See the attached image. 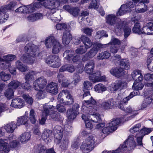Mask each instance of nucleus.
Returning a JSON list of instances; mask_svg holds the SVG:
<instances>
[{
	"label": "nucleus",
	"mask_w": 153,
	"mask_h": 153,
	"mask_svg": "<svg viewBox=\"0 0 153 153\" xmlns=\"http://www.w3.org/2000/svg\"><path fill=\"white\" fill-rule=\"evenodd\" d=\"M143 86L144 85L142 83L134 82L132 86V88L134 90V91L130 94V98H132L133 97L139 94L140 93L138 91L141 90L143 88Z\"/></svg>",
	"instance_id": "nucleus-16"
},
{
	"label": "nucleus",
	"mask_w": 153,
	"mask_h": 153,
	"mask_svg": "<svg viewBox=\"0 0 153 153\" xmlns=\"http://www.w3.org/2000/svg\"><path fill=\"white\" fill-rule=\"evenodd\" d=\"M55 60H57V61H58L59 57L56 55H50L46 58L45 61L50 66L52 63V62Z\"/></svg>",
	"instance_id": "nucleus-46"
},
{
	"label": "nucleus",
	"mask_w": 153,
	"mask_h": 153,
	"mask_svg": "<svg viewBox=\"0 0 153 153\" xmlns=\"http://www.w3.org/2000/svg\"><path fill=\"white\" fill-rule=\"evenodd\" d=\"M82 119L84 120L85 124L86 127L90 129L93 127V125L92 122H93L92 120H91L88 117L89 116H86L85 114H83L82 116Z\"/></svg>",
	"instance_id": "nucleus-31"
},
{
	"label": "nucleus",
	"mask_w": 153,
	"mask_h": 153,
	"mask_svg": "<svg viewBox=\"0 0 153 153\" xmlns=\"http://www.w3.org/2000/svg\"><path fill=\"white\" fill-rule=\"evenodd\" d=\"M45 44L48 48L52 47V52L54 54L58 53L62 49L61 45L53 36H50L46 39Z\"/></svg>",
	"instance_id": "nucleus-6"
},
{
	"label": "nucleus",
	"mask_w": 153,
	"mask_h": 153,
	"mask_svg": "<svg viewBox=\"0 0 153 153\" xmlns=\"http://www.w3.org/2000/svg\"><path fill=\"white\" fill-rule=\"evenodd\" d=\"M110 72L112 75L118 78L122 76L125 74L123 69L120 67L112 68L110 70Z\"/></svg>",
	"instance_id": "nucleus-21"
},
{
	"label": "nucleus",
	"mask_w": 153,
	"mask_h": 153,
	"mask_svg": "<svg viewBox=\"0 0 153 153\" xmlns=\"http://www.w3.org/2000/svg\"><path fill=\"white\" fill-rule=\"evenodd\" d=\"M65 95L66 98L68 100L66 102H64L65 104L70 105L74 102L73 99L70 92L67 90L62 91L59 94L58 97V102L62 103L63 101V96Z\"/></svg>",
	"instance_id": "nucleus-10"
},
{
	"label": "nucleus",
	"mask_w": 153,
	"mask_h": 153,
	"mask_svg": "<svg viewBox=\"0 0 153 153\" xmlns=\"http://www.w3.org/2000/svg\"><path fill=\"white\" fill-rule=\"evenodd\" d=\"M25 48L26 53L21 57V60L24 62L32 64L35 61L34 58L38 55V48L33 44H28Z\"/></svg>",
	"instance_id": "nucleus-3"
},
{
	"label": "nucleus",
	"mask_w": 153,
	"mask_h": 153,
	"mask_svg": "<svg viewBox=\"0 0 153 153\" xmlns=\"http://www.w3.org/2000/svg\"><path fill=\"white\" fill-rule=\"evenodd\" d=\"M75 70L74 66L71 64L65 65L62 66L59 69V72H63L67 71L69 72L72 73Z\"/></svg>",
	"instance_id": "nucleus-33"
},
{
	"label": "nucleus",
	"mask_w": 153,
	"mask_h": 153,
	"mask_svg": "<svg viewBox=\"0 0 153 153\" xmlns=\"http://www.w3.org/2000/svg\"><path fill=\"white\" fill-rule=\"evenodd\" d=\"M29 119L31 123L34 124L36 121L35 116V112L33 109H31L30 112Z\"/></svg>",
	"instance_id": "nucleus-61"
},
{
	"label": "nucleus",
	"mask_w": 153,
	"mask_h": 153,
	"mask_svg": "<svg viewBox=\"0 0 153 153\" xmlns=\"http://www.w3.org/2000/svg\"><path fill=\"white\" fill-rule=\"evenodd\" d=\"M46 90L48 92L53 94H56L58 91L57 84L53 82L48 83L46 86Z\"/></svg>",
	"instance_id": "nucleus-20"
},
{
	"label": "nucleus",
	"mask_w": 153,
	"mask_h": 153,
	"mask_svg": "<svg viewBox=\"0 0 153 153\" xmlns=\"http://www.w3.org/2000/svg\"><path fill=\"white\" fill-rule=\"evenodd\" d=\"M146 62L148 69L150 71H153V56L151 55H148Z\"/></svg>",
	"instance_id": "nucleus-38"
},
{
	"label": "nucleus",
	"mask_w": 153,
	"mask_h": 153,
	"mask_svg": "<svg viewBox=\"0 0 153 153\" xmlns=\"http://www.w3.org/2000/svg\"><path fill=\"white\" fill-rule=\"evenodd\" d=\"M0 77L1 80L4 81H6L10 79V75L2 71L0 73Z\"/></svg>",
	"instance_id": "nucleus-57"
},
{
	"label": "nucleus",
	"mask_w": 153,
	"mask_h": 153,
	"mask_svg": "<svg viewBox=\"0 0 153 153\" xmlns=\"http://www.w3.org/2000/svg\"><path fill=\"white\" fill-rule=\"evenodd\" d=\"M142 4H138L137 6L135 7V9L137 12L138 13H142L146 12L147 10V7L146 5L144 4V7L141 8H138V6H140Z\"/></svg>",
	"instance_id": "nucleus-60"
},
{
	"label": "nucleus",
	"mask_w": 153,
	"mask_h": 153,
	"mask_svg": "<svg viewBox=\"0 0 153 153\" xmlns=\"http://www.w3.org/2000/svg\"><path fill=\"white\" fill-rule=\"evenodd\" d=\"M153 100L150 97L145 98L141 105L140 109L143 110L149 107L151 103H153Z\"/></svg>",
	"instance_id": "nucleus-32"
},
{
	"label": "nucleus",
	"mask_w": 153,
	"mask_h": 153,
	"mask_svg": "<svg viewBox=\"0 0 153 153\" xmlns=\"http://www.w3.org/2000/svg\"><path fill=\"white\" fill-rule=\"evenodd\" d=\"M99 4L96 0H93L89 4L88 7L89 9H93L97 10L99 7Z\"/></svg>",
	"instance_id": "nucleus-58"
},
{
	"label": "nucleus",
	"mask_w": 153,
	"mask_h": 153,
	"mask_svg": "<svg viewBox=\"0 0 153 153\" xmlns=\"http://www.w3.org/2000/svg\"><path fill=\"white\" fill-rule=\"evenodd\" d=\"M120 65L123 67L126 70H128L130 68L129 61L127 59H124L120 61Z\"/></svg>",
	"instance_id": "nucleus-49"
},
{
	"label": "nucleus",
	"mask_w": 153,
	"mask_h": 153,
	"mask_svg": "<svg viewBox=\"0 0 153 153\" xmlns=\"http://www.w3.org/2000/svg\"><path fill=\"white\" fill-rule=\"evenodd\" d=\"M122 122V120L120 118H117L115 119H113L110 123L108 124L109 126H111L112 128L116 127V130L117 128V126L119 125Z\"/></svg>",
	"instance_id": "nucleus-52"
},
{
	"label": "nucleus",
	"mask_w": 153,
	"mask_h": 153,
	"mask_svg": "<svg viewBox=\"0 0 153 153\" xmlns=\"http://www.w3.org/2000/svg\"><path fill=\"white\" fill-rule=\"evenodd\" d=\"M80 10L78 7H73L71 9L70 13L74 16H77L79 13Z\"/></svg>",
	"instance_id": "nucleus-64"
},
{
	"label": "nucleus",
	"mask_w": 153,
	"mask_h": 153,
	"mask_svg": "<svg viewBox=\"0 0 153 153\" xmlns=\"http://www.w3.org/2000/svg\"><path fill=\"white\" fill-rule=\"evenodd\" d=\"M22 97L28 104L30 105H32L33 100L29 94H24L22 95Z\"/></svg>",
	"instance_id": "nucleus-56"
},
{
	"label": "nucleus",
	"mask_w": 153,
	"mask_h": 153,
	"mask_svg": "<svg viewBox=\"0 0 153 153\" xmlns=\"http://www.w3.org/2000/svg\"><path fill=\"white\" fill-rule=\"evenodd\" d=\"M58 81L62 86L66 87L68 86L69 83L68 80L65 79V78L62 74L59 73L57 76Z\"/></svg>",
	"instance_id": "nucleus-35"
},
{
	"label": "nucleus",
	"mask_w": 153,
	"mask_h": 153,
	"mask_svg": "<svg viewBox=\"0 0 153 153\" xmlns=\"http://www.w3.org/2000/svg\"><path fill=\"white\" fill-rule=\"evenodd\" d=\"M31 135L29 132H25L22 134L18 138L19 140L22 143H27L30 139Z\"/></svg>",
	"instance_id": "nucleus-34"
},
{
	"label": "nucleus",
	"mask_w": 153,
	"mask_h": 153,
	"mask_svg": "<svg viewBox=\"0 0 153 153\" xmlns=\"http://www.w3.org/2000/svg\"><path fill=\"white\" fill-rule=\"evenodd\" d=\"M39 91L36 94V97L39 99H42L45 97V91L44 89H38Z\"/></svg>",
	"instance_id": "nucleus-63"
},
{
	"label": "nucleus",
	"mask_w": 153,
	"mask_h": 153,
	"mask_svg": "<svg viewBox=\"0 0 153 153\" xmlns=\"http://www.w3.org/2000/svg\"><path fill=\"white\" fill-rule=\"evenodd\" d=\"M111 56V54L108 51L102 52L99 54L97 56L98 59L102 60L108 58Z\"/></svg>",
	"instance_id": "nucleus-41"
},
{
	"label": "nucleus",
	"mask_w": 153,
	"mask_h": 153,
	"mask_svg": "<svg viewBox=\"0 0 153 153\" xmlns=\"http://www.w3.org/2000/svg\"><path fill=\"white\" fill-rule=\"evenodd\" d=\"M16 66L18 69L21 72H25L28 70L27 67L25 65H23L19 61H18L16 62Z\"/></svg>",
	"instance_id": "nucleus-43"
},
{
	"label": "nucleus",
	"mask_w": 153,
	"mask_h": 153,
	"mask_svg": "<svg viewBox=\"0 0 153 153\" xmlns=\"http://www.w3.org/2000/svg\"><path fill=\"white\" fill-rule=\"evenodd\" d=\"M92 85L91 83L88 81H85L84 83V94L83 95V99L84 100V101L83 102V103L85 102V99L83 98V95L84 94L87 92H89L91 96V95L90 93V92L88 90V89L91 88L92 86Z\"/></svg>",
	"instance_id": "nucleus-47"
},
{
	"label": "nucleus",
	"mask_w": 153,
	"mask_h": 153,
	"mask_svg": "<svg viewBox=\"0 0 153 153\" xmlns=\"http://www.w3.org/2000/svg\"><path fill=\"white\" fill-rule=\"evenodd\" d=\"M143 27H141V25L140 23L137 22H136L132 28V31L133 32L135 33L141 34L142 33L143 30Z\"/></svg>",
	"instance_id": "nucleus-36"
},
{
	"label": "nucleus",
	"mask_w": 153,
	"mask_h": 153,
	"mask_svg": "<svg viewBox=\"0 0 153 153\" xmlns=\"http://www.w3.org/2000/svg\"><path fill=\"white\" fill-rule=\"evenodd\" d=\"M143 30L142 34L147 35H152V33L151 25L148 26H144L143 27Z\"/></svg>",
	"instance_id": "nucleus-55"
},
{
	"label": "nucleus",
	"mask_w": 153,
	"mask_h": 153,
	"mask_svg": "<svg viewBox=\"0 0 153 153\" xmlns=\"http://www.w3.org/2000/svg\"><path fill=\"white\" fill-rule=\"evenodd\" d=\"M94 67V64L93 60L88 62L85 65V70L86 73L89 75V79L94 82L105 81L106 76H101L100 71L93 73Z\"/></svg>",
	"instance_id": "nucleus-4"
},
{
	"label": "nucleus",
	"mask_w": 153,
	"mask_h": 153,
	"mask_svg": "<svg viewBox=\"0 0 153 153\" xmlns=\"http://www.w3.org/2000/svg\"><path fill=\"white\" fill-rule=\"evenodd\" d=\"M72 39L71 35L69 31H64L62 37V41L63 44L68 45Z\"/></svg>",
	"instance_id": "nucleus-30"
},
{
	"label": "nucleus",
	"mask_w": 153,
	"mask_h": 153,
	"mask_svg": "<svg viewBox=\"0 0 153 153\" xmlns=\"http://www.w3.org/2000/svg\"><path fill=\"white\" fill-rule=\"evenodd\" d=\"M8 17V14L4 11H0V24L5 22Z\"/></svg>",
	"instance_id": "nucleus-54"
},
{
	"label": "nucleus",
	"mask_w": 153,
	"mask_h": 153,
	"mask_svg": "<svg viewBox=\"0 0 153 153\" xmlns=\"http://www.w3.org/2000/svg\"><path fill=\"white\" fill-rule=\"evenodd\" d=\"M132 79H137L139 81H141L143 79V76L141 71L139 70H135L133 71L131 74Z\"/></svg>",
	"instance_id": "nucleus-28"
},
{
	"label": "nucleus",
	"mask_w": 153,
	"mask_h": 153,
	"mask_svg": "<svg viewBox=\"0 0 153 153\" xmlns=\"http://www.w3.org/2000/svg\"><path fill=\"white\" fill-rule=\"evenodd\" d=\"M116 130V127L112 128L111 126H109V124L107 126L104 127L102 130V133L105 134H108L109 133L114 131Z\"/></svg>",
	"instance_id": "nucleus-53"
},
{
	"label": "nucleus",
	"mask_w": 153,
	"mask_h": 153,
	"mask_svg": "<svg viewBox=\"0 0 153 153\" xmlns=\"http://www.w3.org/2000/svg\"><path fill=\"white\" fill-rule=\"evenodd\" d=\"M94 89L95 91L98 93H102L105 91L107 88L105 85L101 83H99L94 86Z\"/></svg>",
	"instance_id": "nucleus-42"
},
{
	"label": "nucleus",
	"mask_w": 153,
	"mask_h": 153,
	"mask_svg": "<svg viewBox=\"0 0 153 153\" xmlns=\"http://www.w3.org/2000/svg\"><path fill=\"white\" fill-rule=\"evenodd\" d=\"M38 150L39 153H56L53 148L46 150L45 147L42 145L38 146Z\"/></svg>",
	"instance_id": "nucleus-37"
},
{
	"label": "nucleus",
	"mask_w": 153,
	"mask_h": 153,
	"mask_svg": "<svg viewBox=\"0 0 153 153\" xmlns=\"http://www.w3.org/2000/svg\"><path fill=\"white\" fill-rule=\"evenodd\" d=\"M36 74L35 72L30 71L27 73L25 76V79L26 82H31L34 79V75Z\"/></svg>",
	"instance_id": "nucleus-51"
},
{
	"label": "nucleus",
	"mask_w": 153,
	"mask_h": 153,
	"mask_svg": "<svg viewBox=\"0 0 153 153\" xmlns=\"http://www.w3.org/2000/svg\"><path fill=\"white\" fill-rule=\"evenodd\" d=\"M135 146L136 144L133 137L130 136L123 144L120 145L117 149L111 151L105 150L102 153H124L125 151L132 150Z\"/></svg>",
	"instance_id": "nucleus-5"
},
{
	"label": "nucleus",
	"mask_w": 153,
	"mask_h": 153,
	"mask_svg": "<svg viewBox=\"0 0 153 153\" xmlns=\"http://www.w3.org/2000/svg\"><path fill=\"white\" fill-rule=\"evenodd\" d=\"M16 127L17 126L15 123L11 122L2 126L1 128L2 129H5L6 131L7 132L12 133Z\"/></svg>",
	"instance_id": "nucleus-24"
},
{
	"label": "nucleus",
	"mask_w": 153,
	"mask_h": 153,
	"mask_svg": "<svg viewBox=\"0 0 153 153\" xmlns=\"http://www.w3.org/2000/svg\"><path fill=\"white\" fill-rule=\"evenodd\" d=\"M92 148L87 144L84 141L80 146V149L84 153L88 152L92 149Z\"/></svg>",
	"instance_id": "nucleus-44"
},
{
	"label": "nucleus",
	"mask_w": 153,
	"mask_h": 153,
	"mask_svg": "<svg viewBox=\"0 0 153 153\" xmlns=\"http://www.w3.org/2000/svg\"><path fill=\"white\" fill-rule=\"evenodd\" d=\"M134 5L130 1L126 4L121 6L119 10L116 13L117 16H121L128 12H130L134 8Z\"/></svg>",
	"instance_id": "nucleus-13"
},
{
	"label": "nucleus",
	"mask_w": 153,
	"mask_h": 153,
	"mask_svg": "<svg viewBox=\"0 0 153 153\" xmlns=\"http://www.w3.org/2000/svg\"><path fill=\"white\" fill-rule=\"evenodd\" d=\"M16 136L13 134L10 135L7 138V139L3 140L0 139L1 140V146L2 148H4V149L7 147H8L9 151H10V147L11 148H15L16 147L19 143L16 140Z\"/></svg>",
	"instance_id": "nucleus-9"
},
{
	"label": "nucleus",
	"mask_w": 153,
	"mask_h": 153,
	"mask_svg": "<svg viewBox=\"0 0 153 153\" xmlns=\"http://www.w3.org/2000/svg\"><path fill=\"white\" fill-rule=\"evenodd\" d=\"M16 58V56L12 54L4 56L0 58V66L1 68L5 69L10 66V62Z\"/></svg>",
	"instance_id": "nucleus-11"
},
{
	"label": "nucleus",
	"mask_w": 153,
	"mask_h": 153,
	"mask_svg": "<svg viewBox=\"0 0 153 153\" xmlns=\"http://www.w3.org/2000/svg\"><path fill=\"white\" fill-rule=\"evenodd\" d=\"M42 4L40 2L31 4L26 6L27 8L26 13H31L36 10V9L41 7Z\"/></svg>",
	"instance_id": "nucleus-27"
},
{
	"label": "nucleus",
	"mask_w": 153,
	"mask_h": 153,
	"mask_svg": "<svg viewBox=\"0 0 153 153\" xmlns=\"http://www.w3.org/2000/svg\"><path fill=\"white\" fill-rule=\"evenodd\" d=\"M74 52L71 50H67L65 51L63 54V56L66 59L70 61L74 56Z\"/></svg>",
	"instance_id": "nucleus-45"
},
{
	"label": "nucleus",
	"mask_w": 153,
	"mask_h": 153,
	"mask_svg": "<svg viewBox=\"0 0 153 153\" xmlns=\"http://www.w3.org/2000/svg\"><path fill=\"white\" fill-rule=\"evenodd\" d=\"M98 51V49L94 46L93 48L90 50L89 52L84 55L82 58V60L85 61L88 59L93 57L96 55Z\"/></svg>",
	"instance_id": "nucleus-26"
},
{
	"label": "nucleus",
	"mask_w": 153,
	"mask_h": 153,
	"mask_svg": "<svg viewBox=\"0 0 153 153\" xmlns=\"http://www.w3.org/2000/svg\"><path fill=\"white\" fill-rule=\"evenodd\" d=\"M43 111L42 113L40 120V123L43 124L45 122L48 115H50L53 118L56 116V114L54 112L53 110L55 109V107L53 105L51 106L48 103L45 104L43 105Z\"/></svg>",
	"instance_id": "nucleus-8"
},
{
	"label": "nucleus",
	"mask_w": 153,
	"mask_h": 153,
	"mask_svg": "<svg viewBox=\"0 0 153 153\" xmlns=\"http://www.w3.org/2000/svg\"><path fill=\"white\" fill-rule=\"evenodd\" d=\"M47 83L46 80L43 77L36 79L33 83V87L35 90L43 89Z\"/></svg>",
	"instance_id": "nucleus-14"
},
{
	"label": "nucleus",
	"mask_w": 153,
	"mask_h": 153,
	"mask_svg": "<svg viewBox=\"0 0 153 153\" xmlns=\"http://www.w3.org/2000/svg\"><path fill=\"white\" fill-rule=\"evenodd\" d=\"M21 85V84L17 80H13L9 84V87L12 89H16Z\"/></svg>",
	"instance_id": "nucleus-50"
},
{
	"label": "nucleus",
	"mask_w": 153,
	"mask_h": 153,
	"mask_svg": "<svg viewBox=\"0 0 153 153\" xmlns=\"http://www.w3.org/2000/svg\"><path fill=\"white\" fill-rule=\"evenodd\" d=\"M27 112H25V115L18 117L17 119L16 126H19L22 125H25L27 123L28 120L27 114L26 115Z\"/></svg>",
	"instance_id": "nucleus-29"
},
{
	"label": "nucleus",
	"mask_w": 153,
	"mask_h": 153,
	"mask_svg": "<svg viewBox=\"0 0 153 153\" xmlns=\"http://www.w3.org/2000/svg\"><path fill=\"white\" fill-rule=\"evenodd\" d=\"M83 98L85 100L82 106L83 110L86 113L89 115H91L96 119L92 120L93 122H101L102 120L100 114L96 112L99 108V106L97 104L96 101L90 96L89 92L85 93Z\"/></svg>",
	"instance_id": "nucleus-1"
},
{
	"label": "nucleus",
	"mask_w": 153,
	"mask_h": 153,
	"mask_svg": "<svg viewBox=\"0 0 153 153\" xmlns=\"http://www.w3.org/2000/svg\"><path fill=\"white\" fill-rule=\"evenodd\" d=\"M63 128L60 126H56L54 127L53 133L55 141H56L57 140L59 142V140L61 139L63 135Z\"/></svg>",
	"instance_id": "nucleus-19"
},
{
	"label": "nucleus",
	"mask_w": 153,
	"mask_h": 153,
	"mask_svg": "<svg viewBox=\"0 0 153 153\" xmlns=\"http://www.w3.org/2000/svg\"><path fill=\"white\" fill-rule=\"evenodd\" d=\"M117 17L113 14L109 15L106 18V22L108 24L114 26L116 31H119L123 29L124 30V36L125 38L127 37L130 34L131 29L127 26L126 22L124 21L117 20L118 22H116Z\"/></svg>",
	"instance_id": "nucleus-2"
},
{
	"label": "nucleus",
	"mask_w": 153,
	"mask_h": 153,
	"mask_svg": "<svg viewBox=\"0 0 153 153\" xmlns=\"http://www.w3.org/2000/svg\"><path fill=\"white\" fill-rule=\"evenodd\" d=\"M11 105L16 108H21L25 105L23 100L19 98L13 99L12 101Z\"/></svg>",
	"instance_id": "nucleus-23"
},
{
	"label": "nucleus",
	"mask_w": 153,
	"mask_h": 153,
	"mask_svg": "<svg viewBox=\"0 0 153 153\" xmlns=\"http://www.w3.org/2000/svg\"><path fill=\"white\" fill-rule=\"evenodd\" d=\"M55 142L59 144L60 147L63 149L67 148L69 144V140L68 137H64L62 140H61V139L59 142L57 140Z\"/></svg>",
	"instance_id": "nucleus-39"
},
{
	"label": "nucleus",
	"mask_w": 153,
	"mask_h": 153,
	"mask_svg": "<svg viewBox=\"0 0 153 153\" xmlns=\"http://www.w3.org/2000/svg\"><path fill=\"white\" fill-rule=\"evenodd\" d=\"M151 131L152 130L150 128H144L140 130V132L138 133V134L143 137L144 135L149 134Z\"/></svg>",
	"instance_id": "nucleus-62"
},
{
	"label": "nucleus",
	"mask_w": 153,
	"mask_h": 153,
	"mask_svg": "<svg viewBox=\"0 0 153 153\" xmlns=\"http://www.w3.org/2000/svg\"><path fill=\"white\" fill-rule=\"evenodd\" d=\"M126 82L121 81L116 82L111 85L110 89L113 92L120 90L126 86Z\"/></svg>",
	"instance_id": "nucleus-15"
},
{
	"label": "nucleus",
	"mask_w": 153,
	"mask_h": 153,
	"mask_svg": "<svg viewBox=\"0 0 153 153\" xmlns=\"http://www.w3.org/2000/svg\"><path fill=\"white\" fill-rule=\"evenodd\" d=\"M51 135V131L50 130H45L42 134V138L45 142H48Z\"/></svg>",
	"instance_id": "nucleus-40"
},
{
	"label": "nucleus",
	"mask_w": 153,
	"mask_h": 153,
	"mask_svg": "<svg viewBox=\"0 0 153 153\" xmlns=\"http://www.w3.org/2000/svg\"><path fill=\"white\" fill-rule=\"evenodd\" d=\"M5 96L8 99H10L13 97V89L9 88L7 89L4 92Z\"/></svg>",
	"instance_id": "nucleus-59"
},
{
	"label": "nucleus",
	"mask_w": 153,
	"mask_h": 153,
	"mask_svg": "<svg viewBox=\"0 0 153 153\" xmlns=\"http://www.w3.org/2000/svg\"><path fill=\"white\" fill-rule=\"evenodd\" d=\"M80 39L84 44L85 48L87 49L90 48L93 45H94L90 39L84 35H82L80 38L78 39H77L78 41L76 42H75V43L76 45H78L80 43Z\"/></svg>",
	"instance_id": "nucleus-17"
},
{
	"label": "nucleus",
	"mask_w": 153,
	"mask_h": 153,
	"mask_svg": "<svg viewBox=\"0 0 153 153\" xmlns=\"http://www.w3.org/2000/svg\"><path fill=\"white\" fill-rule=\"evenodd\" d=\"M79 106L78 104H75L71 109L67 111V116L68 121H71L75 119L76 115L79 114Z\"/></svg>",
	"instance_id": "nucleus-12"
},
{
	"label": "nucleus",
	"mask_w": 153,
	"mask_h": 153,
	"mask_svg": "<svg viewBox=\"0 0 153 153\" xmlns=\"http://www.w3.org/2000/svg\"><path fill=\"white\" fill-rule=\"evenodd\" d=\"M115 102L112 99L103 101L100 106L104 110H106L112 109L114 107Z\"/></svg>",
	"instance_id": "nucleus-18"
},
{
	"label": "nucleus",
	"mask_w": 153,
	"mask_h": 153,
	"mask_svg": "<svg viewBox=\"0 0 153 153\" xmlns=\"http://www.w3.org/2000/svg\"><path fill=\"white\" fill-rule=\"evenodd\" d=\"M26 19L30 22H34L39 19H42L43 15L39 13H37L30 14L26 16Z\"/></svg>",
	"instance_id": "nucleus-25"
},
{
	"label": "nucleus",
	"mask_w": 153,
	"mask_h": 153,
	"mask_svg": "<svg viewBox=\"0 0 153 153\" xmlns=\"http://www.w3.org/2000/svg\"><path fill=\"white\" fill-rule=\"evenodd\" d=\"M60 2L59 0H47V3L43 4V5L46 8L50 10L47 14V16L48 18H51L53 13H54L58 10V8L60 5Z\"/></svg>",
	"instance_id": "nucleus-7"
},
{
	"label": "nucleus",
	"mask_w": 153,
	"mask_h": 153,
	"mask_svg": "<svg viewBox=\"0 0 153 153\" xmlns=\"http://www.w3.org/2000/svg\"><path fill=\"white\" fill-rule=\"evenodd\" d=\"M96 141L95 137L93 136H91L88 137L84 141L92 148Z\"/></svg>",
	"instance_id": "nucleus-48"
},
{
	"label": "nucleus",
	"mask_w": 153,
	"mask_h": 153,
	"mask_svg": "<svg viewBox=\"0 0 153 153\" xmlns=\"http://www.w3.org/2000/svg\"><path fill=\"white\" fill-rule=\"evenodd\" d=\"M118 107L124 111L126 113L132 114V115L131 116V118H133L138 114L137 111L133 110L130 106H129L127 107L124 108L123 104L121 103L119 104Z\"/></svg>",
	"instance_id": "nucleus-22"
}]
</instances>
